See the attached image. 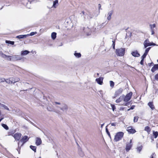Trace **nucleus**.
Returning a JSON list of instances; mask_svg holds the SVG:
<instances>
[{
  "mask_svg": "<svg viewBox=\"0 0 158 158\" xmlns=\"http://www.w3.org/2000/svg\"><path fill=\"white\" fill-rule=\"evenodd\" d=\"M0 56L3 58H6V57L10 58L9 59H7V60L9 61H16L19 60H21L22 58L19 56H7L3 54L2 52H0Z\"/></svg>",
  "mask_w": 158,
  "mask_h": 158,
  "instance_id": "nucleus-1",
  "label": "nucleus"
},
{
  "mask_svg": "<svg viewBox=\"0 0 158 158\" xmlns=\"http://www.w3.org/2000/svg\"><path fill=\"white\" fill-rule=\"evenodd\" d=\"M124 133L122 132H119L116 133L114 136V140L115 142H117L121 140L123 137Z\"/></svg>",
  "mask_w": 158,
  "mask_h": 158,
  "instance_id": "nucleus-2",
  "label": "nucleus"
},
{
  "mask_svg": "<svg viewBox=\"0 0 158 158\" xmlns=\"http://www.w3.org/2000/svg\"><path fill=\"white\" fill-rule=\"evenodd\" d=\"M125 48H120L116 50V54L119 56H123L125 53Z\"/></svg>",
  "mask_w": 158,
  "mask_h": 158,
  "instance_id": "nucleus-3",
  "label": "nucleus"
},
{
  "mask_svg": "<svg viewBox=\"0 0 158 158\" xmlns=\"http://www.w3.org/2000/svg\"><path fill=\"white\" fill-rule=\"evenodd\" d=\"M132 95V93L131 92L127 94L124 98V101L127 102L129 101L131 98Z\"/></svg>",
  "mask_w": 158,
  "mask_h": 158,
  "instance_id": "nucleus-4",
  "label": "nucleus"
},
{
  "mask_svg": "<svg viewBox=\"0 0 158 158\" xmlns=\"http://www.w3.org/2000/svg\"><path fill=\"white\" fill-rule=\"evenodd\" d=\"M123 91V89L122 88H120L116 90L114 95V97H116L118 96L119 95L121 94Z\"/></svg>",
  "mask_w": 158,
  "mask_h": 158,
  "instance_id": "nucleus-5",
  "label": "nucleus"
},
{
  "mask_svg": "<svg viewBox=\"0 0 158 158\" xmlns=\"http://www.w3.org/2000/svg\"><path fill=\"white\" fill-rule=\"evenodd\" d=\"M127 131L129 133L133 134L136 132V131L134 129H133L132 127H129L127 128Z\"/></svg>",
  "mask_w": 158,
  "mask_h": 158,
  "instance_id": "nucleus-6",
  "label": "nucleus"
},
{
  "mask_svg": "<svg viewBox=\"0 0 158 158\" xmlns=\"http://www.w3.org/2000/svg\"><path fill=\"white\" fill-rule=\"evenodd\" d=\"M132 139H131L129 143H127L126 144V150L127 152H128L131 149V148L132 146V144H131Z\"/></svg>",
  "mask_w": 158,
  "mask_h": 158,
  "instance_id": "nucleus-7",
  "label": "nucleus"
},
{
  "mask_svg": "<svg viewBox=\"0 0 158 158\" xmlns=\"http://www.w3.org/2000/svg\"><path fill=\"white\" fill-rule=\"evenodd\" d=\"M143 44L145 48H147V47L153 45H155L156 44L153 43H150L149 41H148L147 40H145L143 43Z\"/></svg>",
  "mask_w": 158,
  "mask_h": 158,
  "instance_id": "nucleus-8",
  "label": "nucleus"
},
{
  "mask_svg": "<svg viewBox=\"0 0 158 158\" xmlns=\"http://www.w3.org/2000/svg\"><path fill=\"white\" fill-rule=\"evenodd\" d=\"M12 136L15 140H19L21 137V134L20 133H16Z\"/></svg>",
  "mask_w": 158,
  "mask_h": 158,
  "instance_id": "nucleus-9",
  "label": "nucleus"
},
{
  "mask_svg": "<svg viewBox=\"0 0 158 158\" xmlns=\"http://www.w3.org/2000/svg\"><path fill=\"white\" fill-rule=\"evenodd\" d=\"M29 138L27 136L25 135L20 140V142L24 143H26L28 140Z\"/></svg>",
  "mask_w": 158,
  "mask_h": 158,
  "instance_id": "nucleus-10",
  "label": "nucleus"
},
{
  "mask_svg": "<svg viewBox=\"0 0 158 158\" xmlns=\"http://www.w3.org/2000/svg\"><path fill=\"white\" fill-rule=\"evenodd\" d=\"M83 31L84 32L86 33L87 36L89 35H90V29L88 27L87 28H83Z\"/></svg>",
  "mask_w": 158,
  "mask_h": 158,
  "instance_id": "nucleus-11",
  "label": "nucleus"
},
{
  "mask_svg": "<svg viewBox=\"0 0 158 158\" xmlns=\"http://www.w3.org/2000/svg\"><path fill=\"white\" fill-rule=\"evenodd\" d=\"M149 26L151 29L152 34L153 35L155 33L154 30V28L156 27V24L155 23H154L153 24H150Z\"/></svg>",
  "mask_w": 158,
  "mask_h": 158,
  "instance_id": "nucleus-12",
  "label": "nucleus"
},
{
  "mask_svg": "<svg viewBox=\"0 0 158 158\" xmlns=\"http://www.w3.org/2000/svg\"><path fill=\"white\" fill-rule=\"evenodd\" d=\"M103 78L102 77H99L96 78V81L99 84L102 85L103 83Z\"/></svg>",
  "mask_w": 158,
  "mask_h": 158,
  "instance_id": "nucleus-13",
  "label": "nucleus"
},
{
  "mask_svg": "<svg viewBox=\"0 0 158 158\" xmlns=\"http://www.w3.org/2000/svg\"><path fill=\"white\" fill-rule=\"evenodd\" d=\"M124 95H122L120 96L116 100V102L117 103H118L121 102L123 100H124Z\"/></svg>",
  "mask_w": 158,
  "mask_h": 158,
  "instance_id": "nucleus-14",
  "label": "nucleus"
},
{
  "mask_svg": "<svg viewBox=\"0 0 158 158\" xmlns=\"http://www.w3.org/2000/svg\"><path fill=\"white\" fill-rule=\"evenodd\" d=\"M158 69V64H154L153 67L151 69V71L152 73H154L155 71Z\"/></svg>",
  "mask_w": 158,
  "mask_h": 158,
  "instance_id": "nucleus-15",
  "label": "nucleus"
},
{
  "mask_svg": "<svg viewBox=\"0 0 158 158\" xmlns=\"http://www.w3.org/2000/svg\"><path fill=\"white\" fill-rule=\"evenodd\" d=\"M42 143V141L40 138H37L36 139L35 144L37 145H40Z\"/></svg>",
  "mask_w": 158,
  "mask_h": 158,
  "instance_id": "nucleus-16",
  "label": "nucleus"
},
{
  "mask_svg": "<svg viewBox=\"0 0 158 158\" xmlns=\"http://www.w3.org/2000/svg\"><path fill=\"white\" fill-rule=\"evenodd\" d=\"M148 105L152 110H153L155 108L153 102H149Z\"/></svg>",
  "mask_w": 158,
  "mask_h": 158,
  "instance_id": "nucleus-17",
  "label": "nucleus"
},
{
  "mask_svg": "<svg viewBox=\"0 0 158 158\" xmlns=\"http://www.w3.org/2000/svg\"><path fill=\"white\" fill-rule=\"evenodd\" d=\"M131 54L133 56L136 57H139L140 56L139 54L137 51L132 52L131 53Z\"/></svg>",
  "mask_w": 158,
  "mask_h": 158,
  "instance_id": "nucleus-18",
  "label": "nucleus"
},
{
  "mask_svg": "<svg viewBox=\"0 0 158 158\" xmlns=\"http://www.w3.org/2000/svg\"><path fill=\"white\" fill-rule=\"evenodd\" d=\"M5 81L7 83L9 84H13V77L10 78L9 79H7Z\"/></svg>",
  "mask_w": 158,
  "mask_h": 158,
  "instance_id": "nucleus-19",
  "label": "nucleus"
},
{
  "mask_svg": "<svg viewBox=\"0 0 158 158\" xmlns=\"http://www.w3.org/2000/svg\"><path fill=\"white\" fill-rule=\"evenodd\" d=\"M28 35H21L17 36L16 37V38L20 39L24 38H26L27 37Z\"/></svg>",
  "mask_w": 158,
  "mask_h": 158,
  "instance_id": "nucleus-20",
  "label": "nucleus"
},
{
  "mask_svg": "<svg viewBox=\"0 0 158 158\" xmlns=\"http://www.w3.org/2000/svg\"><path fill=\"white\" fill-rule=\"evenodd\" d=\"M113 13V11L111 10L110 11H109L108 14V15L107 19L108 20H110L111 18V16Z\"/></svg>",
  "mask_w": 158,
  "mask_h": 158,
  "instance_id": "nucleus-21",
  "label": "nucleus"
},
{
  "mask_svg": "<svg viewBox=\"0 0 158 158\" xmlns=\"http://www.w3.org/2000/svg\"><path fill=\"white\" fill-rule=\"evenodd\" d=\"M58 5V0H55L54 1L52 7L54 8H56Z\"/></svg>",
  "mask_w": 158,
  "mask_h": 158,
  "instance_id": "nucleus-22",
  "label": "nucleus"
},
{
  "mask_svg": "<svg viewBox=\"0 0 158 158\" xmlns=\"http://www.w3.org/2000/svg\"><path fill=\"white\" fill-rule=\"evenodd\" d=\"M30 53V52L27 50L22 51L21 54L22 56L26 55Z\"/></svg>",
  "mask_w": 158,
  "mask_h": 158,
  "instance_id": "nucleus-23",
  "label": "nucleus"
},
{
  "mask_svg": "<svg viewBox=\"0 0 158 158\" xmlns=\"http://www.w3.org/2000/svg\"><path fill=\"white\" fill-rule=\"evenodd\" d=\"M131 35H132V33L131 32H127L126 33V34L125 39H129L131 37Z\"/></svg>",
  "mask_w": 158,
  "mask_h": 158,
  "instance_id": "nucleus-24",
  "label": "nucleus"
},
{
  "mask_svg": "<svg viewBox=\"0 0 158 158\" xmlns=\"http://www.w3.org/2000/svg\"><path fill=\"white\" fill-rule=\"evenodd\" d=\"M51 36L52 40H55L56 37V33L55 32H52Z\"/></svg>",
  "mask_w": 158,
  "mask_h": 158,
  "instance_id": "nucleus-25",
  "label": "nucleus"
},
{
  "mask_svg": "<svg viewBox=\"0 0 158 158\" xmlns=\"http://www.w3.org/2000/svg\"><path fill=\"white\" fill-rule=\"evenodd\" d=\"M144 130L147 131L149 134L151 131V129L148 126H146Z\"/></svg>",
  "mask_w": 158,
  "mask_h": 158,
  "instance_id": "nucleus-26",
  "label": "nucleus"
},
{
  "mask_svg": "<svg viewBox=\"0 0 158 158\" xmlns=\"http://www.w3.org/2000/svg\"><path fill=\"white\" fill-rule=\"evenodd\" d=\"M60 109L63 111L67 110L68 109V106L66 105H64L62 107L60 108Z\"/></svg>",
  "mask_w": 158,
  "mask_h": 158,
  "instance_id": "nucleus-27",
  "label": "nucleus"
},
{
  "mask_svg": "<svg viewBox=\"0 0 158 158\" xmlns=\"http://www.w3.org/2000/svg\"><path fill=\"white\" fill-rule=\"evenodd\" d=\"M13 84H14L15 83L18 82L20 81V79L17 77H15V78H13Z\"/></svg>",
  "mask_w": 158,
  "mask_h": 158,
  "instance_id": "nucleus-28",
  "label": "nucleus"
},
{
  "mask_svg": "<svg viewBox=\"0 0 158 158\" xmlns=\"http://www.w3.org/2000/svg\"><path fill=\"white\" fill-rule=\"evenodd\" d=\"M74 56L77 58H80L81 56V55L80 53L75 52L74 53Z\"/></svg>",
  "mask_w": 158,
  "mask_h": 158,
  "instance_id": "nucleus-29",
  "label": "nucleus"
},
{
  "mask_svg": "<svg viewBox=\"0 0 158 158\" xmlns=\"http://www.w3.org/2000/svg\"><path fill=\"white\" fill-rule=\"evenodd\" d=\"M108 125L106 127V133H107V135H108L110 137V139L111 138V136H110V132H109L108 131V129L107 128V127L108 126Z\"/></svg>",
  "mask_w": 158,
  "mask_h": 158,
  "instance_id": "nucleus-30",
  "label": "nucleus"
},
{
  "mask_svg": "<svg viewBox=\"0 0 158 158\" xmlns=\"http://www.w3.org/2000/svg\"><path fill=\"white\" fill-rule=\"evenodd\" d=\"M30 148L32 150H33V151H34V152H36V146H32V145H31L30 146Z\"/></svg>",
  "mask_w": 158,
  "mask_h": 158,
  "instance_id": "nucleus-31",
  "label": "nucleus"
},
{
  "mask_svg": "<svg viewBox=\"0 0 158 158\" xmlns=\"http://www.w3.org/2000/svg\"><path fill=\"white\" fill-rule=\"evenodd\" d=\"M6 44H9L12 45H13L14 44V41H11L8 40H6Z\"/></svg>",
  "mask_w": 158,
  "mask_h": 158,
  "instance_id": "nucleus-32",
  "label": "nucleus"
},
{
  "mask_svg": "<svg viewBox=\"0 0 158 158\" xmlns=\"http://www.w3.org/2000/svg\"><path fill=\"white\" fill-rule=\"evenodd\" d=\"M153 135L155 138H156L158 135V132L157 131H153Z\"/></svg>",
  "mask_w": 158,
  "mask_h": 158,
  "instance_id": "nucleus-33",
  "label": "nucleus"
},
{
  "mask_svg": "<svg viewBox=\"0 0 158 158\" xmlns=\"http://www.w3.org/2000/svg\"><path fill=\"white\" fill-rule=\"evenodd\" d=\"M1 106L2 107H3L6 110H9V108L6 106L5 105L3 104H2L1 105Z\"/></svg>",
  "mask_w": 158,
  "mask_h": 158,
  "instance_id": "nucleus-34",
  "label": "nucleus"
},
{
  "mask_svg": "<svg viewBox=\"0 0 158 158\" xmlns=\"http://www.w3.org/2000/svg\"><path fill=\"white\" fill-rule=\"evenodd\" d=\"M2 126L6 130H7L9 129L8 127L5 124H2Z\"/></svg>",
  "mask_w": 158,
  "mask_h": 158,
  "instance_id": "nucleus-35",
  "label": "nucleus"
},
{
  "mask_svg": "<svg viewBox=\"0 0 158 158\" xmlns=\"http://www.w3.org/2000/svg\"><path fill=\"white\" fill-rule=\"evenodd\" d=\"M110 86L113 88L114 86V82H113L112 81H110Z\"/></svg>",
  "mask_w": 158,
  "mask_h": 158,
  "instance_id": "nucleus-36",
  "label": "nucleus"
},
{
  "mask_svg": "<svg viewBox=\"0 0 158 158\" xmlns=\"http://www.w3.org/2000/svg\"><path fill=\"white\" fill-rule=\"evenodd\" d=\"M57 45L58 46H61L62 45V42L60 41V40H59L57 42Z\"/></svg>",
  "mask_w": 158,
  "mask_h": 158,
  "instance_id": "nucleus-37",
  "label": "nucleus"
},
{
  "mask_svg": "<svg viewBox=\"0 0 158 158\" xmlns=\"http://www.w3.org/2000/svg\"><path fill=\"white\" fill-rule=\"evenodd\" d=\"M142 148V146H140L137 148V150L138 152H139L141 151Z\"/></svg>",
  "mask_w": 158,
  "mask_h": 158,
  "instance_id": "nucleus-38",
  "label": "nucleus"
},
{
  "mask_svg": "<svg viewBox=\"0 0 158 158\" xmlns=\"http://www.w3.org/2000/svg\"><path fill=\"white\" fill-rule=\"evenodd\" d=\"M36 33V32H31L30 34H27V35H28L27 37L29 36H32L34 35Z\"/></svg>",
  "mask_w": 158,
  "mask_h": 158,
  "instance_id": "nucleus-39",
  "label": "nucleus"
},
{
  "mask_svg": "<svg viewBox=\"0 0 158 158\" xmlns=\"http://www.w3.org/2000/svg\"><path fill=\"white\" fill-rule=\"evenodd\" d=\"M139 117L138 116L135 117L134 118V122L135 123L137 122Z\"/></svg>",
  "mask_w": 158,
  "mask_h": 158,
  "instance_id": "nucleus-40",
  "label": "nucleus"
},
{
  "mask_svg": "<svg viewBox=\"0 0 158 158\" xmlns=\"http://www.w3.org/2000/svg\"><path fill=\"white\" fill-rule=\"evenodd\" d=\"M79 154L81 157H83L84 156V153L81 151H79Z\"/></svg>",
  "mask_w": 158,
  "mask_h": 158,
  "instance_id": "nucleus-41",
  "label": "nucleus"
},
{
  "mask_svg": "<svg viewBox=\"0 0 158 158\" xmlns=\"http://www.w3.org/2000/svg\"><path fill=\"white\" fill-rule=\"evenodd\" d=\"M150 48H151L150 47H149V48H147L146 49L145 52L144 53H146V54H147L148 53L149 50L150 49Z\"/></svg>",
  "mask_w": 158,
  "mask_h": 158,
  "instance_id": "nucleus-42",
  "label": "nucleus"
},
{
  "mask_svg": "<svg viewBox=\"0 0 158 158\" xmlns=\"http://www.w3.org/2000/svg\"><path fill=\"white\" fill-rule=\"evenodd\" d=\"M147 55V54H146L145 53H144V54L141 56V59L144 60V59L146 57Z\"/></svg>",
  "mask_w": 158,
  "mask_h": 158,
  "instance_id": "nucleus-43",
  "label": "nucleus"
},
{
  "mask_svg": "<svg viewBox=\"0 0 158 158\" xmlns=\"http://www.w3.org/2000/svg\"><path fill=\"white\" fill-rule=\"evenodd\" d=\"M155 79L156 81H158V73L155 75Z\"/></svg>",
  "mask_w": 158,
  "mask_h": 158,
  "instance_id": "nucleus-44",
  "label": "nucleus"
},
{
  "mask_svg": "<svg viewBox=\"0 0 158 158\" xmlns=\"http://www.w3.org/2000/svg\"><path fill=\"white\" fill-rule=\"evenodd\" d=\"M6 79L4 78L0 79V83L3 82L5 81Z\"/></svg>",
  "mask_w": 158,
  "mask_h": 158,
  "instance_id": "nucleus-45",
  "label": "nucleus"
},
{
  "mask_svg": "<svg viewBox=\"0 0 158 158\" xmlns=\"http://www.w3.org/2000/svg\"><path fill=\"white\" fill-rule=\"evenodd\" d=\"M80 14L81 15V16H82V15H84V18H85V16H86V14L85 13V12L84 11H82V13H81Z\"/></svg>",
  "mask_w": 158,
  "mask_h": 158,
  "instance_id": "nucleus-46",
  "label": "nucleus"
},
{
  "mask_svg": "<svg viewBox=\"0 0 158 158\" xmlns=\"http://www.w3.org/2000/svg\"><path fill=\"white\" fill-rule=\"evenodd\" d=\"M113 42V44H112V46H113V48L114 49H115V41L114 40V41L113 40L112 41Z\"/></svg>",
  "mask_w": 158,
  "mask_h": 158,
  "instance_id": "nucleus-47",
  "label": "nucleus"
},
{
  "mask_svg": "<svg viewBox=\"0 0 158 158\" xmlns=\"http://www.w3.org/2000/svg\"><path fill=\"white\" fill-rule=\"evenodd\" d=\"M111 107H112V109L113 110V111H114V110H115V109H116L115 106L114 105H111Z\"/></svg>",
  "mask_w": 158,
  "mask_h": 158,
  "instance_id": "nucleus-48",
  "label": "nucleus"
},
{
  "mask_svg": "<svg viewBox=\"0 0 158 158\" xmlns=\"http://www.w3.org/2000/svg\"><path fill=\"white\" fill-rule=\"evenodd\" d=\"M143 60H144L143 59H141V60L140 62V64H141V65H143Z\"/></svg>",
  "mask_w": 158,
  "mask_h": 158,
  "instance_id": "nucleus-49",
  "label": "nucleus"
},
{
  "mask_svg": "<svg viewBox=\"0 0 158 158\" xmlns=\"http://www.w3.org/2000/svg\"><path fill=\"white\" fill-rule=\"evenodd\" d=\"M98 9H99V10H100L101 9V5L100 4H98Z\"/></svg>",
  "mask_w": 158,
  "mask_h": 158,
  "instance_id": "nucleus-50",
  "label": "nucleus"
},
{
  "mask_svg": "<svg viewBox=\"0 0 158 158\" xmlns=\"http://www.w3.org/2000/svg\"><path fill=\"white\" fill-rule=\"evenodd\" d=\"M111 125L112 126H115L116 125V123H111Z\"/></svg>",
  "mask_w": 158,
  "mask_h": 158,
  "instance_id": "nucleus-51",
  "label": "nucleus"
},
{
  "mask_svg": "<svg viewBox=\"0 0 158 158\" xmlns=\"http://www.w3.org/2000/svg\"><path fill=\"white\" fill-rule=\"evenodd\" d=\"M48 110L49 111H52V109L51 108H47Z\"/></svg>",
  "mask_w": 158,
  "mask_h": 158,
  "instance_id": "nucleus-52",
  "label": "nucleus"
},
{
  "mask_svg": "<svg viewBox=\"0 0 158 158\" xmlns=\"http://www.w3.org/2000/svg\"><path fill=\"white\" fill-rule=\"evenodd\" d=\"M152 64H153V63L152 62L150 63H148V65L149 66H151Z\"/></svg>",
  "mask_w": 158,
  "mask_h": 158,
  "instance_id": "nucleus-53",
  "label": "nucleus"
},
{
  "mask_svg": "<svg viewBox=\"0 0 158 158\" xmlns=\"http://www.w3.org/2000/svg\"><path fill=\"white\" fill-rule=\"evenodd\" d=\"M134 106H131V107L130 108V109H131V110L134 109Z\"/></svg>",
  "mask_w": 158,
  "mask_h": 158,
  "instance_id": "nucleus-54",
  "label": "nucleus"
},
{
  "mask_svg": "<svg viewBox=\"0 0 158 158\" xmlns=\"http://www.w3.org/2000/svg\"><path fill=\"white\" fill-rule=\"evenodd\" d=\"M55 103L56 104H59V105H60V103L58 102H55Z\"/></svg>",
  "mask_w": 158,
  "mask_h": 158,
  "instance_id": "nucleus-55",
  "label": "nucleus"
},
{
  "mask_svg": "<svg viewBox=\"0 0 158 158\" xmlns=\"http://www.w3.org/2000/svg\"><path fill=\"white\" fill-rule=\"evenodd\" d=\"M104 123L102 124L101 125V127L102 128L104 125Z\"/></svg>",
  "mask_w": 158,
  "mask_h": 158,
  "instance_id": "nucleus-56",
  "label": "nucleus"
},
{
  "mask_svg": "<svg viewBox=\"0 0 158 158\" xmlns=\"http://www.w3.org/2000/svg\"><path fill=\"white\" fill-rule=\"evenodd\" d=\"M153 154L152 155H151V158H153Z\"/></svg>",
  "mask_w": 158,
  "mask_h": 158,
  "instance_id": "nucleus-57",
  "label": "nucleus"
},
{
  "mask_svg": "<svg viewBox=\"0 0 158 158\" xmlns=\"http://www.w3.org/2000/svg\"><path fill=\"white\" fill-rule=\"evenodd\" d=\"M31 124H32V125H34V123H33L32 122H31Z\"/></svg>",
  "mask_w": 158,
  "mask_h": 158,
  "instance_id": "nucleus-58",
  "label": "nucleus"
},
{
  "mask_svg": "<svg viewBox=\"0 0 158 158\" xmlns=\"http://www.w3.org/2000/svg\"><path fill=\"white\" fill-rule=\"evenodd\" d=\"M3 6H2V7L1 8L0 10H1L2 9V8H3Z\"/></svg>",
  "mask_w": 158,
  "mask_h": 158,
  "instance_id": "nucleus-59",
  "label": "nucleus"
},
{
  "mask_svg": "<svg viewBox=\"0 0 158 158\" xmlns=\"http://www.w3.org/2000/svg\"><path fill=\"white\" fill-rule=\"evenodd\" d=\"M6 58H7L6 59L7 60V59H9L10 58H8V57H6Z\"/></svg>",
  "mask_w": 158,
  "mask_h": 158,
  "instance_id": "nucleus-60",
  "label": "nucleus"
},
{
  "mask_svg": "<svg viewBox=\"0 0 158 158\" xmlns=\"http://www.w3.org/2000/svg\"><path fill=\"white\" fill-rule=\"evenodd\" d=\"M128 28H127L125 30L126 31L127 30V29H128Z\"/></svg>",
  "mask_w": 158,
  "mask_h": 158,
  "instance_id": "nucleus-61",
  "label": "nucleus"
},
{
  "mask_svg": "<svg viewBox=\"0 0 158 158\" xmlns=\"http://www.w3.org/2000/svg\"><path fill=\"white\" fill-rule=\"evenodd\" d=\"M2 104H1L0 103V106H1V105Z\"/></svg>",
  "mask_w": 158,
  "mask_h": 158,
  "instance_id": "nucleus-62",
  "label": "nucleus"
},
{
  "mask_svg": "<svg viewBox=\"0 0 158 158\" xmlns=\"http://www.w3.org/2000/svg\"><path fill=\"white\" fill-rule=\"evenodd\" d=\"M92 18V17H90V19H91V18Z\"/></svg>",
  "mask_w": 158,
  "mask_h": 158,
  "instance_id": "nucleus-63",
  "label": "nucleus"
},
{
  "mask_svg": "<svg viewBox=\"0 0 158 158\" xmlns=\"http://www.w3.org/2000/svg\"><path fill=\"white\" fill-rule=\"evenodd\" d=\"M157 62H158V59L157 60Z\"/></svg>",
  "mask_w": 158,
  "mask_h": 158,
  "instance_id": "nucleus-64",
  "label": "nucleus"
}]
</instances>
